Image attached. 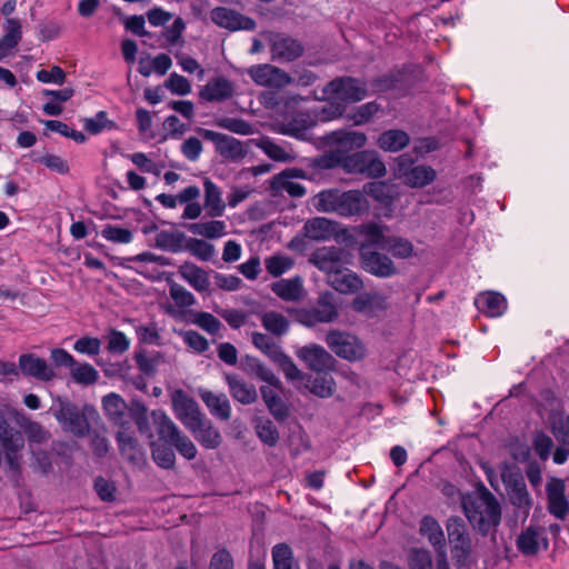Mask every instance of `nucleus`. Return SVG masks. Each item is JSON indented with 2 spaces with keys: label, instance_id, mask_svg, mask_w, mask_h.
I'll return each mask as SVG.
<instances>
[{
  "label": "nucleus",
  "instance_id": "1",
  "mask_svg": "<svg viewBox=\"0 0 569 569\" xmlns=\"http://www.w3.org/2000/svg\"><path fill=\"white\" fill-rule=\"evenodd\" d=\"M315 207L320 212H335L339 216H358L369 210L366 196L358 190L340 192L339 190H323L315 197Z\"/></svg>",
  "mask_w": 569,
  "mask_h": 569
},
{
  "label": "nucleus",
  "instance_id": "2",
  "mask_svg": "<svg viewBox=\"0 0 569 569\" xmlns=\"http://www.w3.org/2000/svg\"><path fill=\"white\" fill-rule=\"evenodd\" d=\"M462 506L469 522L482 536L500 525L501 508L491 492L466 499Z\"/></svg>",
  "mask_w": 569,
  "mask_h": 569
},
{
  "label": "nucleus",
  "instance_id": "3",
  "mask_svg": "<svg viewBox=\"0 0 569 569\" xmlns=\"http://www.w3.org/2000/svg\"><path fill=\"white\" fill-rule=\"evenodd\" d=\"M22 421V411L11 407H0V442L7 463L14 471L20 467V451L24 447V440L19 430L10 427V422L19 426Z\"/></svg>",
  "mask_w": 569,
  "mask_h": 569
},
{
  "label": "nucleus",
  "instance_id": "4",
  "mask_svg": "<svg viewBox=\"0 0 569 569\" xmlns=\"http://www.w3.org/2000/svg\"><path fill=\"white\" fill-rule=\"evenodd\" d=\"M388 227L377 222H368L359 226V233L369 237V242L378 243V248L387 250L397 259H408L416 256L413 243L403 237L387 236Z\"/></svg>",
  "mask_w": 569,
  "mask_h": 569
},
{
  "label": "nucleus",
  "instance_id": "5",
  "mask_svg": "<svg viewBox=\"0 0 569 569\" xmlns=\"http://www.w3.org/2000/svg\"><path fill=\"white\" fill-rule=\"evenodd\" d=\"M151 418L161 440L174 447L179 455L187 460L197 457L198 450L193 441L180 430L163 410H153Z\"/></svg>",
  "mask_w": 569,
  "mask_h": 569
},
{
  "label": "nucleus",
  "instance_id": "6",
  "mask_svg": "<svg viewBox=\"0 0 569 569\" xmlns=\"http://www.w3.org/2000/svg\"><path fill=\"white\" fill-rule=\"evenodd\" d=\"M328 348L339 358L356 362L367 357V347L356 335L333 329L328 331L325 339Z\"/></svg>",
  "mask_w": 569,
  "mask_h": 569
},
{
  "label": "nucleus",
  "instance_id": "7",
  "mask_svg": "<svg viewBox=\"0 0 569 569\" xmlns=\"http://www.w3.org/2000/svg\"><path fill=\"white\" fill-rule=\"evenodd\" d=\"M322 92L327 99L345 104L363 100L368 94V87L360 79L341 77L330 81Z\"/></svg>",
  "mask_w": 569,
  "mask_h": 569
},
{
  "label": "nucleus",
  "instance_id": "8",
  "mask_svg": "<svg viewBox=\"0 0 569 569\" xmlns=\"http://www.w3.org/2000/svg\"><path fill=\"white\" fill-rule=\"evenodd\" d=\"M378 243L369 242V237H363L359 247V256L362 268L378 278H389L397 273V267L393 260L372 248Z\"/></svg>",
  "mask_w": 569,
  "mask_h": 569
},
{
  "label": "nucleus",
  "instance_id": "9",
  "mask_svg": "<svg viewBox=\"0 0 569 569\" xmlns=\"http://www.w3.org/2000/svg\"><path fill=\"white\" fill-rule=\"evenodd\" d=\"M338 316V308L335 302L333 295L330 292L320 295L313 307L298 309L295 312L296 320L306 327H315L318 323L333 322Z\"/></svg>",
  "mask_w": 569,
  "mask_h": 569
},
{
  "label": "nucleus",
  "instance_id": "10",
  "mask_svg": "<svg viewBox=\"0 0 569 569\" xmlns=\"http://www.w3.org/2000/svg\"><path fill=\"white\" fill-rule=\"evenodd\" d=\"M349 251L337 246H326L316 249L309 257V262L327 274V279L336 271L351 263Z\"/></svg>",
  "mask_w": 569,
  "mask_h": 569
},
{
  "label": "nucleus",
  "instance_id": "11",
  "mask_svg": "<svg viewBox=\"0 0 569 569\" xmlns=\"http://www.w3.org/2000/svg\"><path fill=\"white\" fill-rule=\"evenodd\" d=\"M170 401L176 418L186 429H193L199 425V420L204 417L198 402L182 389L171 390Z\"/></svg>",
  "mask_w": 569,
  "mask_h": 569
},
{
  "label": "nucleus",
  "instance_id": "12",
  "mask_svg": "<svg viewBox=\"0 0 569 569\" xmlns=\"http://www.w3.org/2000/svg\"><path fill=\"white\" fill-rule=\"evenodd\" d=\"M446 529L453 558L458 562L465 561L472 552V542L465 520L452 516L447 520Z\"/></svg>",
  "mask_w": 569,
  "mask_h": 569
},
{
  "label": "nucleus",
  "instance_id": "13",
  "mask_svg": "<svg viewBox=\"0 0 569 569\" xmlns=\"http://www.w3.org/2000/svg\"><path fill=\"white\" fill-rule=\"evenodd\" d=\"M247 74L257 86L270 89L279 90L293 83L288 72L270 63L251 66L247 69Z\"/></svg>",
  "mask_w": 569,
  "mask_h": 569
},
{
  "label": "nucleus",
  "instance_id": "14",
  "mask_svg": "<svg viewBox=\"0 0 569 569\" xmlns=\"http://www.w3.org/2000/svg\"><path fill=\"white\" fill-rule=\"evenodd\" d=\"M412 159L402 154L397 159L396 174L411 188H422L436 179V171L429 166L412 167Z\"/></svg>",
  "mask_w": 569,
  "mask_h": 569
},
{
  "label": "nucleus",
  "instance_id": "15",
  "mask_svg": "<svg viewBox=\"0 0 569 569\" xmlns=\"http://www.w3.org/2000/svg\"><path fill=\"white\" fill-rule=\"evenodd\" d=\"M345 168L349 172L362 173L372 178H379L386 173L385 163L372 150H362L348 156L345 159Z\"/></svg>",
  "mask_w": 569,
  "mask_h": 569
},
{
  "label": "nucleus",
  "instance_id": "16",
  "mask_svg": "<svg viewBox=\"0 0 569 569\" xmlns=\"http://www.w3.org/2000/svg\"><path fill=\"white\" fill-rule=\"evenodd\" d=\"M516 547L525 557H535L549 548V539L543 527L530 523L516 538Z\"/></svg>",
  "mask_w": 569,
  "mask_h": 569
},
{
  "label": "nucleus",
  "instance_id": "17",
  "mask_svg": "<svg viewBox=\"0 0 569 569\" xmlns=\"http://www.w3.org/2000/svg\"><path fill=\"white\" fill-rule=\"evenodd\" d=\"M200 134L206 140L211 141L214 144L217 152L227 160L239 161L248 153L244 144L233 137L208 129H201Z\"/></svg>",
  "mask_w": 569,
  "mask_h": 569
},
{
  "label": "nucleus",
  "instance_id": "18",
  "mask_svg": "<svg viewBox=\"0 0 569 569\" xmlns=\"http://www.w3.org/2000/svg\"><path fill=\"white\" fill-rule=\"evenodd\" d=\"M54 417L67 431L76 436H84L89 430V423L84 415L69 401H60Z\"/></svg>",
  "mask_w": 569,
  "mask_h": 569
},
{
  "label": "nucleus",
  "instance_id": "19",
  "mask_svg": "<svg viewBox=\"0 0 569 569\" xmlns=\"http://www.w3.org/2000/svg\"><path fill=\"white\" fill-rule=\"evenodd\" d=\"M18 376L34 378L39 381H50L56 378L54 369L43 359L34 353H22L18 360Z\"/></svg>",
  "mask_w": 569,
  "mask_h": 569
},
{
  "label": "nucleus",
  "instance_id": "20",
  "mask_svg": "<svg viewBox=\"0 0 569 569\" xmlns=\"http://www.w3.org/2000/svg\"><path fill=\"white\" fill-rule=\"evenodd\" d=\"M271 59L290 62L302 56L303 46L296 39L286 34H272L269 38Z\"/></svg>",
  "mask_w": 569,
  "mask_h": 569
},
{
  "label": "nucleus",
  "instance_id": "21",
  "mask_svg": "<svg viewBox=\"0 0 569 569\" xmlns=\"http://www.w3.org/2000/svg\"><path fill=\"white\" fill-rule=\"evenodd\" d=\"M210 18L220 28H224L231 31L253 30L256 28V22L253 19L227 7H217L212 9L210 12Z\"/></svg>",
  "mask_w": 569,
  "mask_h": 569
},
{
  "label": "nucleus",
  "instance_id": "22",
  "mask_svg": "<svg viewBox=\"0 0 569 569\" xmlns=\"http://www.w3.org/2000/svg\"><path fill=\"white\" fill-rule=\"evenodd\" d=\"M296 355L316 372L330 370L335 363V358L322 346L316 343L300 348Z\"/></svg>",
  "mask_w": 569,
  "mask_h": 569
},
{
  "label": "nucleus",
  "instance_id": "23",
  "mask_svg": "<svg viewBox=\"0 0 569 569\" xmlns=\"http://www.w3.org/2000/svg\"><path fill=\"white\" fill-rule=\"evenodd\" d=\"M234 83L223 76L211 78L199 91L200 99L207 102H223L234 96Z\"/></svg>",
  "mask_w": 569,
  "mask_h": 569
},
{
  "label": "nucleus",
  "instance_id": "24",
  "mask_svg": "<svg viewBox=\"0 0 569 569\" xmlns=\"http://www.w3.org/2000/svg\"><path fill=\"white\" fill-rule=\"evenodd\" d=\"M327 146L340 153L362 148L367 142L365 133L359 131L337 130L325 137Z\"/></svg>",
  "mask_w": 569,
  "mask_h": 569
},
{
  "label": "nucleus",
  "instance_id": "25",
  "mask_svg": "<svg viewBox=\"0 0 569 569\" xmlns=\"http://www.w3.org/2000/svg\"><path fill=\"white\" fill-rule=\"evenodd\" d=\"M548 511L557 519L563 520L569 513V501L565 495V482L552 478L546 486Z\"/></svg>",
  "mask_w": 569,
  "mask_h": 569
},
{
  "label": "nucleus",
  "instance_id": "26",
  "mask_svg": "<svg viewBox=\"0 0 569 569\" xmlns=\"http://www.w3.org/2000/svg\"><path fill=\"white\" fill-rule=\"evenodd\" d=\"M302 177H305V172L301 169H286L273 177L271 189L276 193L286 192L290 197L300 198L305 196L306 188L301 183L295 181V179Z\"/></svg>",
  "mask_w": 569,
  "mask_h": 569
},
{
  "label": "nucleus",
  "instance_id": "27",
  "mask_svg": "<svg viewBox=\"0 0 569 569\" xmlns=\"http://www.w3.org/2000/svg\"><path fill=\"white\" fill-rule=\"evenodd\" d=\"M351 307L367 317H376L389 308V301L388 297L381 292H363L353 299Z\"/></svg>",
  "mask_w": 569,
  "mask_h": 569
},
{
  "label": "nucleus",
  "instance_id": "28",
  "mask_svg": "<svg viewBox=\"0 0 569 569\" xmlns=\"http://www.w3.org/2000/svg\"><path fill=\"white\" fill-rule=\"evenodd\" d=\"M337 223L325 217H316L305 222L302 233L312 241H327L338 233Z\"/></svg>",
  "mask_w": 569,
  "mask_h": 569
},
{
  "label": "nucleus",
  "instance_id": "29",
  "mask_svg": "<svg viewBox=\"0 0 569 569\" xmlns=\"http://www.w3.org/2000/svg\"><path fill=\"white\" fill-rule=\"evenodd\" d=\"M199 397L213 417L223 421L231 418V405L226 393L200 388Z\"/></svg>",
  "mask_w": 569,
  "mask_h": 569
},
{
  "label": "nucleus",
  "instance_id": "30",
  "mask_svg": "<svg viewBox=\"0 0 569 569\" xmlns=\"http://www.w3.org/2000/svg\"><path fill=\"white\" fill-rule=\"evenodd\" d=\"M203 208L207 212V216L211 218L223 216L226 210V202L222 198L221 189L213 181L206 178L203 180Z\"/></svg>",
  "mask_w": 569,
  "mask_h": 569
},
{
  "label": "nucleus",
  "instance_id": "31",
  "mask_svg": "<svg viewBox=\"0 0 569 569\" xmlns=\"http://www.w3.org/2000/svg\"><path fill=\"white\" fill-rule=\"evenodd\" d=\"M327 280L335 290L341 293L357 292L363 286L361 278L347 266L336 271Z\"/></svg>",
  "mask_w": 569,
  "mask_h": 569
},
{
  "label": "nucleus",
  "instance_id": "32",
  "mask_svg": "<svg viewBox=\"0 0 569 569\" xmlns=\"http://www.w3.org/2000/svg\"><path fill=\"white\" fill-rule=\"evenodd\" d=\"M475 305L479 311L492 318L502 316L507 310L506 298L495 291L479 293L475 299Z\"/></svg>",
  "mask_w": 569,
  "mask_h": 569
},
{
  "label": "nucleus",
  "instance_id": "33",
  "mask_svg": "<svg viewBox=\"0 0 569 569\" xmlns=\"http://www.w3.org/2000/svg\"><path fill=\"white\" fill-rule=\"evenodd\" d=\"M226 382L234 400L242 405H250L257 400L258 395L254 386L244 381L239 376L226 375Z\"/></svg>",
  "mask_w": 569,
  "mask_h": 569
},
{
  "label": "nucleus",
  "instance_id": "34",
  "mask_svg": "<svg viewBox=\"0 0 569 569\" xmlns=\"http://www.w3.org/2000/svg\"><path fill=\"white\" fill-rule=\"evenodd\" d=\"M199 443L207 449H216L221 442L222 438L217 428L206 417L199 420V425L193 429H188Z\"/></svg>",
  "mask_w": 569,
  "mask_h": 569
},
{
  "label": "nucleus",
  "instance_id": "35",
  "mask_svg": "<svg viewBox=\"0 0 569 569\" xmlns=\"http://www.w3.org/2000/svg\"><path fill=\"white\" fill-rule=\"evenodd\" d=\"M272 292L284 301H299L303 298L305 289L300 277L281 279L271 286Z\"/></svg>",
  "mask_w": 569,
  "mask_h": 569
},
{
  "label": "nucleus",
  "instance_id": "36",
  "mask_svg": "<svg viewBox=\"0 0 569 569\" xmlns=\"http://www.w3.org/2000/svg\"><path fill=\"white\" fill-rule=\"evenodd\" d=\"M180 277L198 292L207 291L210 287L208 273L192 262H184L179 267Z\"/></svg>",
  "mask_w": 569,
  "mask_h": 569
},
{
  "label": "nucleus",
  "instance_id": "37",
  "mask_svg": "<svg viewBox=\"0 0 569 569\" xmlns=\"http://www.w3.org/2000/svg\"><path fill=\"white\" fill-rule=\"evenodd\" d=\"M420 533L435 547L438 556L445 550V533L440 523L431 516H425L420 521Z\"/></svg>",
  "mask_w": 569,
  "mask_h": 569
},
{
  "label": "nucleus",
  "instance_id": "38",
  "mask_svg": "<svg viewBox=\"0 0 569 569\" xmlns=\"http://www.w3.org/2000/svg\"><path fill=\"white\" fill-rule=\"evenodd\" d=\"M317 123V117L312 111L297 112L286 124V133L297 139H306L308 129Z\"/></svg>",
  "mask_w": 569,
  "mask_h": 569
},
{
  "label": "nucleus",
  "instance_id": "39",
  "mask_svg": "<svg viewBox=\"0 0 569 569\" xmlns=\"http://www.w3.org/2000/svg\"><path fill=\"white\" fill-rule=\"evenodd\" d=\"M187 230L207 239H219L228 233L227 224L222 220L193 222L187 226Z\"/></svg>",
  "mask_w": 569,
  "mask_h": 569
},
{
  "label": "nucleus",
  "instance_id": "40",
  "mask_svg": "<svg viewBox=\"0 0 569 569\" xmlns=\"http://www.w3.org/2000/svg\"><path fill=\"white\" fill-rule=\"evenodd\" d=\"M410 138L403 130L391 129L382 132L377 144L380 149L388 152H398L409 144Z\"/></svg>",
  "mask_w": 569,
  "mask_h": 569
},
{
  "label": "nucleus",
  "instance_id": "41",
  "mask_svg": "<svg viewBox=\"0 0 569 569\" xmlns=\"http://www.w3.org/2000/svg\"><path fill=\"white\" fill-rule=\"evenodd\" d=\"M21 40V24L17 19H8L6 23V33L0 39V61L7 58L12 49Z\"/></svg>",
  "mask_w": 569,
  "mask_h": 569
},
{
  "label": "nucleus",
  "instance_id": "42",
  "mask_svg": "<svg viewBox=\"0 0 569 569\" xmlns=\"http://www.w3.org/2000/svg\"><path fill=\"white\" fill-rule=\"evenodd\" d=\"M257 147L274 161L291 162L297 158V154L291 148L278 144L269 138L260 139L257 142Z\"/></svg>",
  "mask_w": 569,
  "mask_h": 569
},
{
  "label": "nucleus",
  "instance_id": "43",
  "mask_svg": "<svg viewBox=\"0 0 569 569\" xmlns=\"http://www.w3.org/2000/svg\"><path fill=\"white\" fill-rule=\"evenodd\" d=\"M186 236L179 231L162 230L156 234V246L164 251L178 253L184 248Z\"/></svg>",
  "mask_w": 569,
  "mask_h": 569
},
{
  "label": "nucleus",
  "instance_id": "44",
  "mask_svg": "<svg viewBox=\"0 0 569 569\" xmlns=\"http://www.w3.org/2000/svg\"><path fill=\"white\" fill-rule=\"evenodd\" d=\"M277 387H261L262 399L274 419L282 421L288 417V409L276 391Z\"/></svg>",
  "mask_w": 569,
  "mask_h": 569
},
{
  "label": "nucleus",
  "instance_id": "45",
  "mask_svg": "<svg viewBox=\"0 0 569 569\" xmlns=\"http://www.w3.org/2000/svg\"><path fill=\"white\" fill-rule=\"evenodd\" d=\"M102 407L111 421L116 423L122 422L127 405L119 395L112 392L104 396L102 398Z\"/></svg>",
  "mask_w": 569,
  "mask_h": 569
},
{
  "label": "nucleus",
  "instance_id": "46",
  "mask_svg": "<svg viewBox=\"0 0 569 569\" xmlns=\"http://www.w3.org/2000/svg\"><path fill=\"white\" fill-rule=\"evenodd\" d=\"M509 497L511 503L518 509H522L528 515L532 499L527 490L526 483L522 478L516 479L510 487Z\"/></svg>",
  "mask_w": 569,
  "mask_h": 569
},
{
  "label": "nucleus",
  "instance_id": "47",
  "mask_svg": "<svg viewBox=\"0 0 569 569\" xmlns=\"http://www.w3.org/2000/svg\"><path fill=\"white\" fill-rule=\"evenodd\" d=\"M70 376L76 383L83 386H91L99 379V372L92 365L79 361L73 365Z\"/></svg>",
  "mask_w": 569,
  "mask_h": 569
},
{
  "label": "nucleus",
  "instance_id": "48",
  "mask_svg": "<svg viewBox=\"0 0 569 569\" xmlns=\"http://www.w3.org/2000/svg\"><path fill=\"white\" fill-rule=\"evenodd\" d=\"M183 250L201 261H210L216 256L214 246L199 238L187 239Z\"/></svg>",
  "mask_w": 569,
  "mask_h": 569
},
{
  "label": "nucleus",
  "instance_id": "49",
  "mask_svg": "<svg viewBox=\"0 0 569 569\" xmlns=\"http://www.w3.org/2000/svg\"><path fill=\"white\" fill-rule=\"evenodd\" d=\"M263 328L274 336H282L289 329L288 319L277 311H268L261 316Z\"/></svg>",
  "mask_w": 569,
  "mask_h": 569
},
{
  "label": "nucleus",
  "instance_id": "50",
  "mask_svg": "<svg viewBox=\"0 0 569 569\" xmlns=\"http://www.w3.org/2000/svg\"><path fill=\"white\" fill-rule=\"evenodd\" d=\"M295 264L292 258L286 254H272L264 259V267L272 277H280L289 271Z\"/></svg>",
  "mask_w": 569,
  "mask_h": 569
},
{
  "label": "nucleus",
  "instance_id": "51",
  "mask_svg": "<svg viewBox=\"0 0 569 569\" xmlns=\"http://www.w3.org/2000/svg\"><path fill=\"white\" fill-rule=\"evenodd\" d=\"M151 455L154 462L163 469H170L174 466V451L171 447H168L167 445L152 442Z\"/></svg>",
  "mask_w": 569,
  "mask_h": 569
},
{
  "label": "nucleus",
  "instance_id": "52",
  "mask_svg": "<svg viewBox=\"0 0 569 569\" xmlns=\"http://www.w3.org/2000/svg\"><path fill=\"white\" fill-rule=\"evenodd\" d=\"M252 343L272 361L282 352L281 348L269 336L261 332L252 333Z\"/></svg>",
  "mask_w": 569,
  "mask_h": 569
},
{
  "label": "nucleus",
  "instance_id": "53",
  "mask_svg": "<svg viewBox=\"0 0 569 569\" xmlns=\"http://www.w3.org/2000/svg\"><path fill=\"white\" fill-rule=\"evenodd\" d=\"M256 432L259 439L269 447H273L279 441V432L271 420H259L256 425Z\"/></svg>",
  "mask_w": 569,
  "mask_h": 569
},
{
  "label": "nucleus",
  "instance_id": "54",
  "mask_svg": "<svg viewBox=\"0 0 569 569\" xmlns=\"http://www.w3.org/2000/svg\"><path fill=\"white\" fill-rule=\"evenodd\" d=\"M169 293L176 306L181 309L189 308L196 303V297L177 282L169 283Z\"/></svg>",
  "mask_w": 569,
  "mask_h": 569
},
{
  "label": "nucleus",
  "instance_id": "55",
  "mask_svg": "<svg viewBox=\"0 0 569 569\" xmlns=\"http://www.w3.org/2000/svg\"><path fill=\"white\" fill-rule=\"evenodd\" d=\"M216 124L233 133L247 136L252 133V126L243 119L222 117L217 119Z\"/></svg>",
  "mask_w": 569,
  "mask_h": 569
},
{
  "label": "nucleus",
  "instance_id": "56",
  "mask_svg": "<svg viewBox=\"0 0 569 569\" xmlns=\"http://www.w3.org/2000/svg\"><path fill=\"white\" fill-rule=\"evenodd\" d=\"M273 569L292 568V550L286 543H278L272 549Z\"/></svg>",
  "mask_w": 569,
  "mask_h": 569
},
{
  "label": "nucleus",
  "instance_id": "57",
  "mask_svg": "<svg viewBox=\"0 0 569 569\" xmlns=\"http://www.w3.org/2000/svg\"><path fill=\"white\" fill-rule=\"evenodd\" d=\"M107 350L113 355L124 353L130 347L129 338L119 330L111 329L107 337Z\"/></svg>",
  "mask_w": 569,
  "mask_h": 569
},
{
  "label": "nucleus",
  "instance_id": "58",
  "mask_svg": "<svg viewBox=\"0 0 569 569\" xmlns=\"http://www.w3.org/2000/svg\"><path fill=\"white\" fill-rule=\"evenodd\" d=\"M102 238L114 243H129L132 241V232L118 226H106L101 231Z\"/></svg>",
  "mask_w": 569,
  "mask_h": 569
},
{
  "label": "nucleus",
  "instance_id": "59",
  "mask_svg": "<svg viewBox=\"0 0 569 569\" xmlns=\"http://www.w3.org/2000/svg\"><path fill=\"white\" fill-rule=\"evenodd\" d=\"M312 112L317 117V122H326L342 116L345 112V104L332 100V102H329L321 108H317L312 110Z\"/></svg>",
  "mask_w": 569,
  "mask_h": 569
},
{
  "label": "nucleus",
  "instance_id": "60",
  "mask_svg": "<svg viewBox=\"0 0 569 569\" xmlns=\"http://www.w3.org/2000/svg\"><path fill=\"white\" fill-rule=\"evenodd\" d=\"M164 87L173 94L187 96L191 92L189 80L176 72H172L164 82Z\"/></svg>",
  "mask_w": 569,
  "mask_h": 569
},
{
  "label": "nucleus",
  "instance_id": "61",
  "mask_svg": "<svg viewBox=\"0 0 569 569\" xmlns=\"http://www.w3.org/2000/svg\"><path fill=\"white\" fill-rule=\"evenodd\" d=\"M192 322L207 331L210 335H216L221 328V322L218 318H216L213 315L209 312H196L193 315Z\"/></svg>",
  "mask_w": 569,
  "mask_h": 569
},
{
  "label": "nucleus",
  "instance_id": "62",
  "mask_svg": "<svg viewBox=\"0 0 569 569\" xmlns=\"http://www.w3.org/2000/svg\"><path fill=\"white\" fill-rule=\"evenodd\" d=\"M117 440L121 455L129 460H134L138 453L137 440L126 431H119Z\"/></svg>",
  "mask_w": 569,
  "mask_h": 569
},
{
  "label": "nucleus",
  "instance_id": "63",
  "mask_svg": "<svg viewBox=\"0 0 569 569\" xmlns=\"http://www.w3.org/2000/svg\"><path fill=\"white\" fill-rule=\"evenodd\" d=\"M183 342L197 353L204 352L209 348L208 340L193 330L181 331Z\"/></svg>",
  "mask_w": 569,
  "mask_h": 569
},
{
  "label": "nucleus",
  "instance_id": "64",
  "mask_svg": "<svg viewBox=\"0 0 569 569\" xmlns=\"http://www.w3.org/2000/svg\"><path fill=\"white\" fill-rule=\"evenodd\" d=\"M335 390V382L331 377L328 376H320L312 380L310 391L320 397V398H327L330 397L333 393Z\"/></svg>",
  "mask_w": 569,
  "mask_h": 569
}]
</instances>
